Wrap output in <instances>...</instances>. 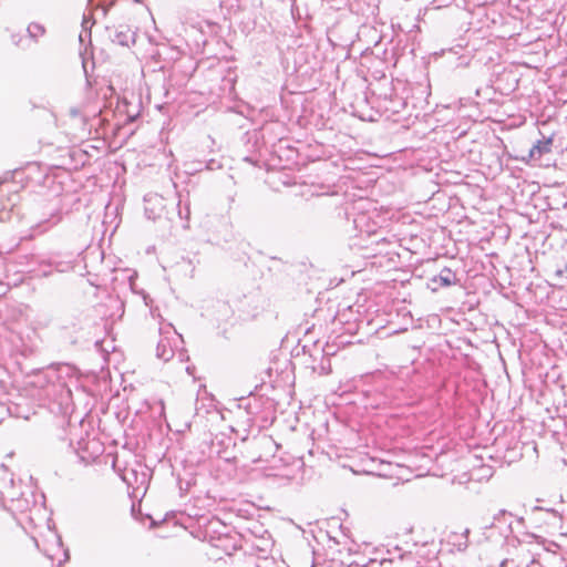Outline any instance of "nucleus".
Listing matches in <instances>:
<instances>
[{
  "label": "nucleus",
  "mask_w": 567,
  "mask_h": 567,
  "mask_svg": "<svg viewBox=\"0 0 567 567\" xmlns=\"http://www.w3.org/2000/svg\"><path fill=\"white\" fill-rule=\"evenodd\" d=\"M29 35L33 39H37L44 34V28L39 23H31L28 27Z\"/></svg>",
  "instance_id": "nucleus-3"
},
{
  "label": "nucleus",
  "mask_w": 567,
  "mask_h": 567,
  "mask_svg": "<svg viewBox=\"0 0 567 567\" xmlns=\"http://www.w3.org/2000/svg\"><path fill=\"white\" fill-rule=\"evenodd\" d=\"M551 137L538 141L528 153L529 161H538L543 157V155L549 154L551 152Z\"/></svg>",
  "instance_id": "nucleus-1"
},
{
  "label": "nucleus",
  "mask_w": 567,
  "mask_h": 567,
  "mask_svg": "<svg viewBox=\"0 0 567 567\" xmlns=\"http://www.w3.org/2000/svg\"><path fill=\"white\" fill-rule=\"evenodd\" d=\"M455 276L451 271V269L445 268L441 271V274L433 278V282L437 284L441 287H449L454 284Z\"/></svg>",
  "instance_id": "nucleus-2"
}]
</instances>
